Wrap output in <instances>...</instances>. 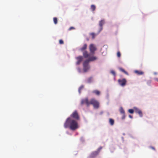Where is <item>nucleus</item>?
<instances>
[{
  "instance_id": "nucleus-19",
  "label": "nucleus",
  "mask_w": 158,
  "mask_h": 158,
  "mask_svg": "<svg viewBox=\"0 0 158 158\" xmlns=\"http://www.w3.org/2000/svg\"><path fill=\"white\" fill-rule=\"evenodd\" d=\"M119 110L120 113L122 114L125 113V111L122 107H120Z\"/></svg>"
},
{
  "instance_id": "nucleus-33",
  "label": "nucleus",
  "mask_w": 158,
  "mask_h": 158,
  "mask_svg": "<svg viewBox=\"0 0 158 158\" xmlns=\"http://www.w3.org/2000/svg\"><path fill=\"white\" fill-rule=\"evenodd\" d=\"M150 148H152V149H153V150H155V148L154 147L151 146V147H150Z\"/></svg>"
},
{
  "instance_id": "nucleus-2",
  "label": "nucleus",
  "mask_w": 158,
  "mask_h": 158,
  "mask_svg": "<svg viewBox=\"0 0 158 158\" xmlns=\"http://www.w3.org/2000/svg\"><path fill=\"white\" fill-rule=\"evenodd\" d=\"M92 105L95 108H98L99 107V103L94 98L91 99L90 101V105Z\"/></svg>"
},
{
  "instance_id": "nucleus-35",
  "label": "nucleus",
  "mask_w": 158,
  "mask_h": 158,
  "mask_svg": "<svg viewBox=\"0 0 158 158\" xmlns=\"http://www.w3.org/2000/svg\"><path fill=\"white\" fill-rule=\"evenodd\" d=\"M157 81H158V78L157 79Z\"/></svg>"
},
{
  "instance_id": "nucleus-7",
  "label": "nucleus",
  "mask_w": 158,
  "mask_h": 158,
  "mask_svg": "<svg viewBox=\"0 0 158 158\" xmlns=\"http://www.w3.org/2000/svg\"><path fill=\"white\" fill-rule=\"evenodd\" d=\"M86 104L87 106H89L90 105V102H89L88 99L87 98L82 99L81 101V104L82 105L84 104Z\"/></svg>"
},
{
  "instance_id": "nucleus-25",
  "label": "nucleus",
  "mask_w": 158,
  "mask_h": 158,
  "mask_svg": "<svg viewBox=\"0 0 158 158\" xmlns=\"http://www.w3.org/2000/svg\"><path fill=\"white\" fill-rule=\"evenodd\" d=\"M129 113L131 114H133L134 112V110L133 109H129L128 110Z\"/></svg>"
},
{
  "instance_id": "nucleus-17",
  "label": "nucleus",
  "mask_w": 158,
  "mask_h": 158,
  "mask_svg": "<svg viewBox=\"0 0 158 158\" xmlns=\"http://www.w3.org/2000/svg\"><path fill=\"white\" fill-rule=\"evenodd\" d=\"M135 73L138 75H142L143 73V72L138 70H135Z\"/></svg>"
},
{
  "instance_id": "nucleus-24",
  "label": "nucleus",
  "mask_w": 158,
  "mask_h": 158,
  "mask_svg": "<svg viewBox=\"0 0 158 158\" xmlns=\"http://www.w3.org/2000/svg\"><path fill=\"white\" fill-rule=\"evenodd\" d=\"M110 73L113 74L114 76H116V73L113 70H112L110 71Z\"/></svg>"
},
{
  "instance_id": "nucleus-29",
  "label": "nucleus",
  "mask_w": 158,
  "mask_h": 158,
  "mask_svg": "<svg viewBox=\"0 0 158 158\" xmlns=\"http://www.w3.org/2000/svg\"><path fill=\"white\" fill-rule=\"evenodd\" d=\"M122 114V119H125V113Z\"/></svg>"
},
{
  "instance_id": "nucleus-28",
  "label": "nucleus",
  "mask_w": 158,
  "mask_h": 158,
  "mask_svg": "<svg viewBox=\"0 0 158 158\" xmlns=\"http://www.w3.org/2000/svg\"><path fill=\"white\" fill-rule=\"evenodd\" d=\"M102 149V147H100L99 148H98L97 150V152H98V153H99L100 152V151Z\"/></svg>"
},
{
  "instance_id": "nucleus-23",
  "label": "nucleus",
  "mask_w": 158,
  "mask_h": 158,
  "mask_svg": "<svg viewBox=\"0 0 158 158\" xmlns=\"http://www.w3.org/2000/svg\"><path fill=\"white\" fill-rule=\"evenodd\" d=\"M90 35L92 36V38L94 39L95 38V34L94 33H91L90 34Z\"/></svg>"
},
{
  "instance_id": "nucleus-34",
  "label": "nucleus",
  "mask_w": 158,
  "mask_h": 158,
  "mask_svg": "<svg viewBox=\"0 0 158 158\" xmlns=\"http://www.w3.org/2000/svg\"><path fill=\"white\" fill-rule=\"evenodd\" d=\"M129 117L130 118H132V116L131 115H129Z\"/></svg>"
},
{
  "instance_id": "nucleus-16",
  "label": "nucleus",
  "mask_w": 158,
  "mask_h": 158,
  "mask_svg": "<svg viewBox=\"0 0 158 158\" xmlns=\"http://www.w3.org/2000/svg\"><path fill=\"white\" fill-rule=\"evenodd\" d=\"M119 69L120 71H121L122 72H123L124 73L126 74L127 75H128V73L127 72H126V71H125V70L124 69H123L121 68H119Z\"/></svg>"
},
{
  "instance_id": "nucleus-8",
  "label": "nucleus",
  "mask_w": 158,
  "mask_h": 158,
  "mask_svg": "<svg viewBox=\"0 0 158 158\" xmlns=\"http://www.w3.org/2000/svg\"><path fill=\"white\" fill-rule=\"evenodd\" d=\"M98 59V57L95 56H92L89 57L88 59L86 60V61H88L89 63V61H94Z\"/></svg>"
},
{
  "instance_id": "nucleus-6",
  "label": "nucleus",
  "mask_w": 158,
  "mask_h": 158,
  "mask_svg": "<svg viewBox=\"0 0 158 158\" xmlns=\"http://www.w3.org/2000/svg\"><path fill=\"white\" fill-rule=\"evenodd\" d=\"M71 118H73L76 120H79V116L76 110L74 111L73 113L71 115Z\"/></svg>"
},
{
  "instance_id": "nucleus-27",
  "label": "nucleus",
  "mask_w": 158,
  "mask_h": 158,
  "mask_svg": "<svg viewBox=\"0 0 158 158\" xmlns=\"http://www.w3.org/2000/svg\"><path fill=\"white\" fill-rule=\"evenodd\" d=\"M59 44H63L64 43L63 41L62 40H60L59 41Z\"/></svg>"
},
{
  "instance_id": "nucleus-11",
  "label": "nucleus",
  "mask_w": 158,
  "mask_h": 158,
  "mask_svg": "<svg viewBox=\"0 0 158 158\" xmlns=\"http://www.w3.org/2000/svg\"><path fill=\"white\" fill-rule=\"evenodd\" d=\"M83 54L84 57L85 58H87L90 56V54L86 51L84 52Z\"/></svg>"
},
{
  "instance_id": "nucleus-13",
  "label": "nucleus",
  "mask_w": 158,
  "mask_h": 158,
  "mask_svg": "<svg viewBox=\"0 0 158 158\" xmlns=\"http://www.w3.org/2000/svg\"><path fill=\"white\" fill-rule=\"evenodd\" d=\"M87 47V44H84L83 46L80 49V50L82 52H83L86 49Z\"/></svg>"
},
{
  "instance_id": "nucleus-9",
  "label": "nucleus",
  "mask_w": 158,
  "mask_h": 158,
  "mask_svg": "<svg viewBox=\"0 0 158 158\" xmlns=\"http://www.w3.org/2000/svg\"><path fill=\"white\" fill-rule=\"evenodd\" d=\"M83 57L82 56H79L76 57V59L77 60V62L76 63L77 64H79L83 60Z\"/></svg>"
},
{
  "instance_id": "nucleus-31",
  "label": "nucleus",
  "mask_w": 158,
  "mask_h": 158,
  "mask_svg": "<svg viewBox=\"0 0 158 158\" xmlns=\"http://www.w3.org/2000/svg\"><path fill=\"white\" fill-rule=\"evenodd\" d=\"M140 110L139 109H138L136 108L135 109V111L136 113H138L139 112V111H140Z\"/></svg>"
},
{
  "instance_id": "nucleus-15",
  "label": "nucleus",
  "mask_w": 158,
  "mask_h": 158,
  "mask_svg": "<svg viewBox=\"0 0 158 158\" xmlns=\"http://www.w3.org/2000/svg\"><path fill=\"white\" fill-rule=\"evenodd\" d=\"M92 92L98 95H99L100 94V91L97 90H94Z\"/></svg>"
},
{
  "instance_id": "nucleus-30",
  "label": "nucleus",
  "mask_w": 158,
  "mask_h": 158,
  "mask_svg": "<svg viewBox=\"0 0 158 158\" xmlns=\"http://www.w3.org/2000/svg\"><path fill=\"white\" fill-rule=\"evenodd\" d=\"M92 80V77H90L88 79V82L89 83H90Z\"/></svg>"
},
{
  "instance_id": "nucleus-20",
  "label": "nucleus",
  "mask_w": 158,
  "mask_h": 158,
  "mask_svg": "<svg viewBox=\"0 0 158 158\" xmlns=\"http://www.w3.org/2000/svg\"><path fill=\"white\" fill-rule=\"evenodd\" d=\"M53 22L55 24H56L57 23V19L56 17H54L53 19Z\"/></svg>"
},
{
  "instance_id": "nucleus-26",
  "label": "nucleus",
  "mask_w": 158,
  "mask_h": 158,
  "mask_svg": "<svg viewBox=\"0 0 158 158\" xmlns=\"http://www.w3.org/2000/svg\"><path fill=\"white\" fill-rule=\"evenodd\" d=\"M117 56L118 57H120L121 56V53L119 51H118L117 52Z\"/></svg>"
},
{
  "instance_id": "nucleus-5",
  "label": "nucleus",
  "mask_w": 158,
  "mask_h": 158,
  "mask_svg": "<svg viewBox=\"0 0 158 158\" xmlns=\"http://www.w3.org/2000/svg\"><path fill=\"white\" fill-rule=\"evenodd\" d=\"M97 49L94 45L91 44L89 46V50L91 54H94Z\"/></svg>"
},
{
  "instance_id": "nucleus-18",
  "label": "nucleus",
  "mask_w": 158,
  "mask_h": 158,
  "mask_svg": "<svg viewBox=\"0 0 158 158\" xmlns=\"http://www.w3.org/2000/svg\"><path fill=\"white\" fill-rule=\"evenodd\" d=\"M90 8L92 11H94L96 9V6L94 5H92L91 6Z\"/></svg>"
},
{
  "instance_id": "nucleus-3",
  "label": "nucleus",
  "mask_w": 158,
  "mask_h": 158,
  "mask_svg": "<svg viewBox=\"0 0 158 158\" xmlns=\"http://www.w3.org/2000/svg\"><path fill=\"white\" fill-rule=\"evenodd\" d=\"M119 84L122 87L125 86L127 84V81L125 78L119 79L118 80Z\"/></svg>"
},
{
  "instance_id": "nucleus-1",
  "label": "nucleus",
  "mask_w": 158,
  "mask_h": 158,
  "mask_svg": "<svg viewBox=\"0 0 158 158\" xmlns=\"http://www.w3.org/2000/svg\"><path fill=\"white\" fill-rule=\"evenodd\" d=\"M64 126L65 128H69L72 131H75L79 127L77 122L71 117L67 118L64 124Z\"/></svg>"
},
{
  "instance_id": "nucleus-10",
  "label": "nucleus",
  "mask_w": 158,
  "mask_h": 158,
  "mask_svg": "<svg viewBox=\"0 0 158 158\" xmlns=\"http://www.w3.org/2000/svg\"><path fill=\"white\" fill-rule=\"evenodd\" d=\"M98 153V152L97 151L91 153L90 156L91 158H94L96 157Z\"/></svg>"
},
{
  "instance_id": "nucleus-21",
  "label": "nucleus",
  "mask_w": 158,
  "mask_h": 158,
  "mask_svg": "<svg viewBox=\"0 0 158 158\" xmlns=\"http://www.w3.org/2000/svg\"><path fill=\"white\" fill-rule=\"evenodd\" d=\"M84 86L82 85H81L79 88L78 89V91L80 94L81 93V90L84 88Z\"/></svg>"
},
{
  "instance_id": "nucleus-22",
  "label": "nucleus",
  "mask_w": 158,
  "mask_h": 158,
  "mask_svg": "<svg viewBox=\"0 0 158 158\" xmlns=\"http://www.w3.org/2000/svg\"><path fill=\"white\" fill-rule=\"evenodd\" d=\"M137 113L139 114V116L140 117H142V116H143V114H142V111L141 110L139 111V112H138V113Z\"/></svg>"
},
{
  "instance_id": "nucleus-14",
  "label": "nucleus",
  "mask_w": 158,
  "mask_h": 158,
  "mask_svg": "<svg viewBox=\"0 0 158 158\" xmlns=\"http://www.w3.org/2000/svg\"><path fill=\"white\" fill-rule=\"evenodd\" d=\"M114 120L112 118H110L109 119V123L111 126H113L114 124Z\"/></svg>"
},
{
  "instance_id": "nucleus-32",
  "label": "nucleus",
  "mask_w": 158,
  "mask_h": 158,
  "mask_svg": "<svg viewBox=\"0 0 158 158\" xmlns=\"http://www.w3.org/2000/svg\"><path fill=\"white\" fill-rule=\"evenodd\" d=\"M74 29V27H71L69 28V30H71L72 29Z\"/></svg>"
},
{
  "instance_id": "nucleus-4",
  "label": "nucleus",
  "mask_w": 158,
  "mask_h": 158,
  "mask_svg": "<svg viewBox=\"0 0 158 158\" xmlns=\"http://www.w3.org/2000/svg\"><path fill=\"white\" fill-rule=\"evenodd\" d=\"M88 61L86 60L84 62L83 64V70L84 72H86L89 69V65Z\"/></svg>"
},
{
  "instance_id": "nucleus-12",
  "label": "nucleus",
  "mask_w": 158,
  "mask_h": 158,
  "mask_svg": "<svg viewBox=\"0 0 158 158\" xmlns=\"http://www.w3.org/2000/svg\"><path fill=\"white\" fill-rule=\"evenodd\" d=\"M105 23V21L104 20H102L99 22V26L100 27L101 30H102V26Z\"/></svg>"
}]
</instances>
